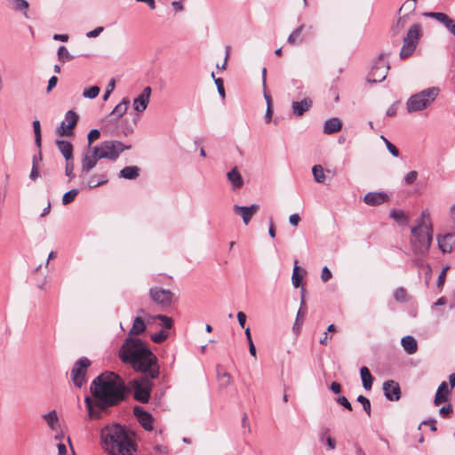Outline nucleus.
I'll use <instances>...</instances> for the list:
<instances>
[{
    "instance_id": "f257e3e1",
    "label": "nucleus",
    "mask_w": 455,
    "mask_h": 455,
    "mask_svg": "<svg viewBox=\"0 0 455 455\" xmlns=\"http://www.w3.org/2000/svg\"><path fill=\"white\" fill-rule=\"evenodd\" d=\"M92 398L87 396L84 403L90 419H100L107 408L115 406L124 400L128 387L124 380L113 371H105L91 384Z\"/></svg>"
},
{
    "instance_id": "f03ea898",
    "label": "nucleus",
    "mask_w": 455,
    "mask_h": 455,
    "mask_svg": "<svg viewBox=\"0 0 455 455\" xmlns=\"http://www.w3.org/2000/svg\"><path fill=\"white\" fill-rule=\"evenodd\" d=\"M119 357L122 362L151 379H156L159 375L156 356L140 339L127 338L120 347Z\"/></svg>"
},
{
    "instance_id": "7ed1b4c3",
    "label": "nucleus",
    "mask_w": 455,
    "mask_h": 455,
    "mask_svg": "<svg viewBox=\"0 0 455 455\" xmlns=\"http://www.w3.org/2000/svg\"><path fill=\"white\" fill-rule=\"evenodd\" d=\"M100 437L103 448L110 455H134L137 451L131 434L119 424L103 427Z\"/></svg>"
},
{
    "instance_id": "20e7f679",
    "label": "nucleus",
    "mask_w": 455,
    "mask_h": 455,
    "mask_svg": "<svg viewBox=\"0 0 455 455\" xmlns=\"http://www.w3.org/2000/svg\"><path fill=\"white\" fill-rule=\"evenodd\" d=\"M415 223L411 228V247L415 255L424 257L427 254L433 239V225L429 210H423Z\"/></svg>"
},
{
    "instance_id": "39448f33",
    "label": "nucleus",
    "mask_w": 455,
    "mask_h": 455,
    "mask_svg": "<svg viewBox=\"0 0 455 455\" xmlns=\"http://www.w3.org/2000/svg\"><path fill=\"white\" fill-rule=\"evenodd\" d=\"M439 93V87L432 86L411 95L406 101L407 112L416 113L425 110L435 102Z\"/></svg>"
},
{
    "instance_id": "423d86ee",
    "label": "nucleus",
    "mask_w": 455,
    "mask_h": 455,
    "mask_svg": "<svg viewBox=\"0 0 455 455\" xmlns=\"http://www.w3.org/2000/svg\"><path fill=\"white\" fill-rule=\"evenodd\" d=\"M422 36L423 28L420 24L414 23L409 27L402 39L403 45L399 52V56L402 60L407 59L413 54Z\"/></svg>"
},
{
    "instance_id": "0eeeda50",
    "label": "nucleus",
    "mask_w": 455,
    "mask_h": 455,
    "mask_svg": "<svg viewBox=\"0 0 455 455\" xmlns=\"http://www.w3.org/2000/svg\"><path fill=\"white\" fill-rule=\"evenodd\" d=\"M129 148V146H125L118 140H106L93 147L98 158H106L111 161H116L124 150Z\"/></svg>"
},
{
    "instance_id": "6e6552de",
    "label": "nucleus",
    "mask_w": 455,
    "mask_h": 455,
    "mask_svg": "<svg viewBox=\"0 0 455 455\" xmlns=\"http://www.w3.org/2000/svg\"><path fill=\"white\" fill-rule=\"evenodd\" d=\"M151 379L148 374H145V377L131 381V387L133 389L135 400L143 403L148 402L153 386Z\"/></svg>"
},
{
    "instance_id": "1a4fd4ad",
    "label": "nucleus",
    "mask_w": 455,
    "mask_h": 455,
    "mask_svg": "<svg viewBox=\"0 0 455 455\" xmlns=\"http://www.w3.org/2000/svg\"><path fill=\"white\" fill-rule=\"evenodd\" d=\"M388 54L381 53L376 60L374 65L371 68L370 74L368 75L369 83H379L385 80L387 77L389 63L387 62Z\"/></svg>"
},
{
    "instance_id": "9d476101",
    "label": "nucleus",
    "mask_w": 455,
    "mask_h": 455,
    "mask_svg": "<svg viewBox=\"0 0 455 455\" xmlns=\"http://www.w3.org/2000/svg\"><path fill=\"white\" fill-rule=\"evenodd\" d=\"M148 294L151 300L163 308L171 307L174 298L172 291L158 286L150 288Z\"/></svg>"
},
{
    "instance_id": "9b49d317",
    "label": "nucleus",
    "mask_w": 455,
    "mask_h": 455,
    "mask_svg": "<svg viewBox=\"0 0 455 455\" xmlns=\"http://www.w3.org/2000/svg\"><path fill=\"white\" fill-rule=\"evenodd\" d=\"M90 366V361L85 358H80L74 365L71 371V379L74 384L81 387L85 382L87 368Z\"/></svg>"
},
{
    "instance_id": "f8f14e48",
    "label": "nucleus",
    "mask_w": 455,
    "mask_h": 455,
    "mask_svg": "<svg viewBox=\"0 0 455 455\" xmlns=\"http://www.w3.org/2000/svg\"><path fill=\"white\" fill-rule=\"evenodd\" d=\"M78 121V116L73 110H68L64 120L61 122L60 126L57 128V133L60 136H71L73 134V129L76 125Z\"/></svg>"
},
{
    "instance_id": "ddd939ff",
    "label": "nucleus",
    "mask_w": 455,
    "mask_h": 455,
    "mask_svg": "<svg viewBox=\"0 0 455 455\" xmlns=\"http://www.w3.org/2000/svg\"><path fill=\"white\" fill-rule=\"evenodd\" d=\"M99 160L100 159L94 153L93 148L84 153L81 160L80 178L84 179V176L97 165Z\"/></svg>"
},
{
    "instance_id": "4468645a",
    "label": "nucleus",
    "mask_w": 455,
    "mask_h": 455,
    "mask_svg": "<svg viewBox=\"0 0 455 455\" xmlns=\"http://www.w3.org/2000/svg\"><path fill=\"white\" fill-rule=\"evenodd\" d=\"M151 92V88L147 86L142 92L133 100L132 107L135 111L142 113L146 110L150 100Z\"/></svg>"
},
{
    "instance_id": "2eb2a0df",
    "label": "nucleus",
    "mask_w": 455,
    "mask_h": 455,
    "mask_svg": "<svg viewBox=\"0 0 455 455\" xmlns=\"http://www.w3.org/2000/svg\"><path fill=\"white\" fill-rule=\"evenodd\" d=\"M259 210V205L253 204L250 206L234 205V212L235 214L240 215L245 225H248L253 215Z\"/></svg>"
},
{
    "instance_id": "dca6fc26",
    "label": "nucleus",
    "mask_w": 455,
    "mask_h": 455,
    "mask_svg": "<svg viewBox=\"0 0 455 455\" xmlns=\"http://www.w3.org/2000/svg\"><path fill=\"white\" fill-rule=\"evenodd\" d=\"M383 392L389 401H398L401 398L400 386L395 380H387L383 383Z\"/></svg>"
},
{
    "instance_id": "f3484780",
    "label": "nucleus",
    "mask_w": 455,
    "mask_h": 455,
    "mask_svg": "<svg viewBox=\"0 0 455 455\" xmlns=\"http://www.w3.org/2000/svg\"><path fill=\"white\" fill-rule=\"evenodd\" d=\"M133 413L146 430L150 431L153 429L154 419L149 412L144 411L141 407L135 406L133 408Z\"/></svg>"
},
{
    "instance_id": "a211bd4d",
    "label": "nucleus",
    "mask_w": 455,
    "mask_h": 455,
    "mask_svg": "<svg viewBox=\"0 0 455 455\" xmlns=\"http://www.w3.org/2000/svg\"><path fill=\"white\" fill-rule=\"evenodd\" d=\"M388 200V196L384 192H369L363 196V202L370 206H378Z\"/></svg>"
},
{
    "instance_id": "6ab92c4d",
    "label": "nucleus",
    "mask_w": 455,
    "mask_h": 455,
    "mask_svg": "<svg viewBox=\"0 0 455 455\" xmlns=\"http://www.w3.org/2000/svg\"><path fill=\"white\" fill-rule=\"evenodd\" d=\"M313 101L309 97H306L300 101H292L291 109L295 116H301L312 107Z\"/></svg>"
},
{
    "instance_id": "aec40b11",
    "label": "nucleus",
    "mask_w": 455,
    "mask_h": 455,
    "mask_svg": "<svg viewBox=\"0 0 455 455\" xmlns=\"http://www.w3.org/2000/svg\"><path fill=\"white\" fill-rule=\"evenodd\" d=\"M108 179L107 175V172H100V173H93L92 174L84 183V186L88 188H95L100 186H102L106 183H108Z\"/></svg>"
},
{
    "instance_id": "412c9836",
    "label": "nucleus",
    "mask_w": 455,
    "mask_h": 455,
    "mask_svg": "<svg viewBox=\"0 0 455 455\" xmlns=\"http://www.w3.org/2000/svg\"><path fill=\"white\" fill-rule=\"evenodd\" d=\"M439 249L443 253L451 252L452 250V245L455 243V234H445L443 235H440L437 238Z\"/></svg>"
},
{
    "instance_id": "4be33fe9",
    "label": "nucleus",
    "mask_w": 455,
    "mask_h": 455,
    "mask_svg": "<svg viewBox=\"0 0 455 455\" xmlns=\"http://www.w3.org/2000/svg\"><path fill=\"white\" fill-rule=\"evenodd\" d=\"M451 390L449 389L448 384L445 381H443L435 393L434 403L438 406L443 403H445L449 400V396L451 395Z\"/></svg>"
},
{
    "instance_id": "5701e85b",
    "label": "nucleus",
    "mask_w": 455,
    "mask_h": 455,
    "mask_svg": "<svg viewBox=\"0 0 455 455\" xmlns=\"http://www.w3.org/2000/svg\"><path fill=\"white\" fill-rule=\"evenodd\" d=\"M227 179L230 182L233 190L240 189L243 186V179L237 167H234L227 173Z\"/></svg>"
},
{
    "instance_id": "b1692460",
    "label": "nucleus",
    "mask_w": 455,
    "mask_h": 455,
    "mask_svg": "<svg viewBox=\"0 0 455 455\" xmlns=\"http://www.w3.org/2000/svg\"><path fill=\"white\" fill-rule=\"evenodd\" d=\"M342 128V123L338 117L327 119L323 124V132L325 134H333L339 132Z\"/></svg>"
},
{
    "instance_id": "393cba45",
    "label": "nucleus",
    "mask_w": 455,
    "mask_h": 455,
    "mask_svg": "<svg viewBox=\"0 0 455 455\" xmlns=\"http://www.w3.org/2000/svg\"><path fill=\"white\" fill-rule=\"evenodd\" d=\"M56 145L58 147V149L65 158V160H70L73 159V151L74 148L73 145L68 141L63 140H56Z\"/></svg>"
},
{
    "instance_id": "a878e982",
    "label": "nucleus",
    "mask_w": 455,
    "mask_h": 455,
    "mask_svg": "<svg viewBox=\"0 0 455 455\" xmlns=\"http://www.w3.org/2000/svg\"><path fill=\"white\" fill-rule=\"evenodd\" d=\"M401 345L408 355H413L418 350V342L416 339L411 335L403 337Z\"/></svg>"
},
{
    "instance_id": "bb28decb",
    "label": "nucleus",
    "mask_w": 455,
    "mask_h": 455,
    "mask_svg": "<svg viewBox=\"0 0 455 455\" xmlns=\"http://www.w3.org/2000/svg\"><path fill=\"white\" fill-rule=\"evenodd\" d=\"M140 168L138 166H126L119 172V178L125 180H135L140 176Z\"/></svg>"
},
{
    "instance_id": "cd10ccee",
    "label": "nucleus",
    "mask_w": 455,
    "mask_h": 455,
    "mask_svg": "<svg viewBox=\"0 0 455 455\" xmlns=\"http://www.w3.org/2000/svg\"><path fill=\"white\" fill-rule=\"evenodd\" d=\"M130 100L128 98H124L112 110L111 116H114L116 119L122 117L127 111Z\"/></svg>"
},
{
    "instance_id": "c85d7f7f",
    "label": "nucleus",
    "mask_w": 455,
    "mask_h": 455,
    "mask_svg": "<svg viewBox=\"0 0 455 455\" xmlns=\"http://www.w3.org/2000/svg\"><path fill=\"white\" fill-rule=\"evenodd\" d=\"M360 375L363 388L366 390H371L374 378L371 376L369 369L366 366H363L360 369Z\"/></svg>"
},
{
    "instance_id": "c756f323",
    "label": "nucleus",
    "mask_w": 455,
    "mask_h": 455,
    "mask_svg": "<svg viewBox=\"0 0 455 455\" xmlns=\"http://www.w3.org/2000/svg\"><path fill=\"white\" fill-rule=\"evenodd\" d=\"M417 7V0H406L399 9V13L405 17H410L414 13Z\"/></svg>"
},
{
    "instance_id": "7c9ffc66",
    "label": "nucleus",
    "mask_w": 455,
    "mask_h": 455,
    "mask_svg": "<svg viewBox=\"0 0 455 455\" xmlns=\"http://www.w3.org/2000/svg\"><path fill=\"white\" fill-rule=\"evenodd\" d=\"M146 330V324L143 319L140 316L134 318L132 326L130 330L131 335H140Z\"/></svg>"
},
{
    "instance_id": "2f4dec72",
    "label": "nucleus",
    "mask_w": 455,
    "mask_h": 455,
    "mask_svg": "<svg viewBox=\"0 0 455 455\" xmlns=\"http://www.w3.org/2000/svg\"><path fill=\"white\" fill-rule=\"evenodd\" d=\"M154 320H160L161 321L160 325L164 329H172V326H173V320H172V318L169 317L167 315H154V316H150L148 322L154 321Z\"/></svg>"
},
{
    "instance_id": "473e14b6",
    "label": "nucleus",
    "mask_w": 455,
    "mask_h": 455,
    "mask_svg": "<svg viewBox=\"0 0 455 455\" xmlns=\"http://www.w3.org/2000/svg\"><path fill=\"white\" fill-rule=\"evenodd\" d=\"M425 17L433 18L442 23L444 27L449 23L451 18L443 12H429L423 14Z\"/></svg>"
},
{
    "instance_id": "72a5a7b5",
    "label": "nucleus",
    "mask_w": 455,
    "mask_h": 455,
    "mask_svg": "<svg viewBox=\"0 0 455 455\" xmlns=\"http://www.w3.org/2000/svg\"><path fill=\"white\" fill-rule=\"evenodd\" d=\"M12 7L15 11L23 12L25 17L28 18L27 11L28 9V3L26 0H8Z\"/></svg>"
},
{
    "instance_id": "f704fd0d",
    "label": "nucleus",
    "mask_w": 455,
    "mask_h": 455,
    "mask_svg": "<svg viewBox=\"0 0 455 455\" xmlns=\"http://www.w3.org/2000/svg\"><path fill=\"white\" fill-rule=\"evenodd\" d=\"M408 19V17H405L402 14L400 15L396 20V23L392 27V34L394 36H399V34L404 28Z\"/></svg>"
},
{
    "instance_id": "c9c22d12",
    "label": "nucleus",
    "mask_w": 455,
    "mask_h": 455,
    "mask_svg": "<svg viewBox=\"0 0 455 455\" xmlns=\"http://www.w3.org/2000/svg\"><path fill=\"white\" fill-rule=\"evenodd\" d=\"M314 180L317 183H322L325 180L324 169L321 165H315L312 168Z\"/></svg>"
},
{
    "instance_id": "e433bc0d",
    "label": "nucleus",
    "mask_w": 455,
    "mask_h": 455,
    "mask_svg": "<svg viewBox=\"0 0 455 455\" xmlns=\"http://www.w3.org/2000/svg\"><path fill=\"white\" fill-rule=\"evenodd\" d=\"M58 60L63 63L74 59L65 46H60L57 52Z\"/></svg>"
},
{
    "instance_id": "4c0bfd02",
    "label": "nucleus",
    "mask_w": 455,
    "mask_h": 455,
    "mask_svg": "<svg viewBox=\"0 0 455 455\" xmlns=\"http://www.w3.org/2000/svg\"><path fill=\"white\" fill-rule=\"evenodd\" d=\"M33 130L35 133V142L37 148H41V141H42V136H41V125L39 120L36 119L33 121Z\"/></svg>"
},
{
    "instance_id": "58836bf2",
    "label": "nucleus",
    "mask_w": 455,
    "mask_h": 455,
    "mask_svg": "<svg viewBox=\"0 0 455 455\" xmlns=\"http://www.w3.org/2000/svg\"><path fill=\"white\" fill-rule=\"evenodd\" d=\"M78 193H79V190L76 188H73V189L66 192L62 196V204L64 205H68V204H71L76 199Z\"/></svg>"
},
{
    "instance_id": "ea45409f",
    "label": "nucleus",
    "mask_w": 455,
    "mask_h": 455,
    "mask_svg": "<svg viewBox=\"0 0 455 455\" xmlns=\"http://www.w3.org/2000/svg\"><path fill=\"white\" fill-rule=\"evenodd\" d=\"M394 298L397 302H406L409 300L407 291L403 287H399L395 291Z\"/></svg>"
},
{
    "instance_id": "a19ab883",
    "label": "nucleus",
    "mask_w": 455,
    "mask_h": 455,
    "mask_svg": "<svg viewBox=\"0 0 455 455\" xmlns=\"http://www.w3.org/2000/svg\"><path fill=\"white\" fill-rule=\"evenodd\" d=\"M294 263H295V266L293 267L291 281H292L293 286L295 288H298V287L300 286L301 280H302V275H299V267L298 266V260L295 259Z\"/></svg>"
},
{
    "instance_id": "79ce46f5",
    "label": "nucleus",
    "mask_w": 455,
    "mask_h": 455,
    "mask_svg": "<svg viewBox=\"0 0 455 455\" xmlns=\"http://www.w3.org/2000/svg\"><path fill=\"white\" fill-rule=\"evenodd\" d=\"M303 28H304V25H300L295 30H293L291 33V35L288 36L287 42L292 45L296 44L298 43L299 37Z\"/></svg>"
},
{
    "instance_id": "37998d69",
    "label": "nucleus",
    "mask_w": 455,
    "mask_h": 455,
    "mask_svg": "<svg viewBox=\"0 0 455 455\" xmlns=\"http://www.w3.org/2000/svg\"><path fill=\"white\" fill-rule=\"evenodd\" d=\"M44 419L51 428H55V425L58 422V417L55 411H51L50 412L44 414Z\"/></svg>"
},
{
    "instance_id": "c03bdc74",
    "label": "nucleus",
    "mask_w": 455,
    "mask_h": 455,
    "mask_svg": "<svg viewBox=\"0 0 455 455\" xmlns=\"http://www.w3.org/2000/svg\"><path fill=\"white\" fill-rule=\"evenodd\" d=\"M380 139L383 140V142L385 143L386 147H387V149L388 150V152L394 156V157H399L400 156V153H399V150L396 148V147L392 144L386 137H384L383 135L380 136Z\"/></svg>"
},
{
    "instance_id": "a18cd8bd",
    "label": "nucleus",
    "mask_w": 455,
    "mask_h": 455,
    "mask_svg": "<svg viewBox=\"0 0 455 455\" xmlns=\"http://www.w3.org/2000/svg\"><path fill=\"white\" fill-rule=\"evenodd\" d=\"M217 375L219 381L222 386L228 387V385H230L232 377L228 372L218 371Z\"/></svg>"
},
{
    "instance_id": "49530a36",
    "label": "nucleus",
    "mask_w": 455,
    "mask_h": 455,
    "mask_svg": "<svg viewBox=\"0 0 455 455\" xmlns=\"http://www.w3.org/2000/svg\"><path fill=\"white\" fill-rule=\"evenodd\" d=\"M100 92V89L99 86H92L88 89H85L83 92V96L87 99H95Z\"/></svg>"
},
{
    "instance_id": "de8ad7c7",
    "label": "nucleus",
    "mask_w": 455,
    "mask_h": 455,
    "mask_svg": "<svg viewBox=\"0 0 455 455\" xmlns=\"http://www.w3.org/2000/svg\"><path fill=\"white\" fill-rule=\"evenodd\" d=\"M74 158L70 160H66V165H65V174L67 177H68L69 181L72 180L75 177L74 175Z\"/></svg>"
},
{
    "instance_id": "09e8293b",
    "label": "nucleus",
    "mask_w": 455,
    "mask_h": 455,
    "mask_svg": "<svg viewBox=\"0 0 455 455\" xmlns=\"http://www.w3.org/2000/svg\"><path fill=\"white\" fill-rule=\"evenodd\" d=\"M356 400L358 403H360L362 404L363 409L367 413V415L371 416V402H370V400L363 395L357 396Z\"/></svg>"
},
{
    "instance_id": "8fccbe9b",
    "label": "nucleus",
    "mask_w": 455,
    "mask_h": 455,
    "mask_svg": "<svg viewBox=\"0 0 455 455\" xmlns=\"http://www.w3.org/2000/svg\"><path fill=\"white\" fill-rule=\"evenodd\" d=\"M168 332L165 331L164 330H162L158 332H156L154 334L151 335V339L155 342V343H161L163 341H164L167 338H168Z\"/></svg>"
},
{
    "instance_id": "3c124183",
    "label": "nucleus",
    "mask_w": 455,
    "mask_h": 455,
    "mask_svg": "<svg viewBox=\"0 0 455 455\" xmlns=\"http://www.w3.org/2000/svg\"><path fill=\"white\" fill-rule=\"evenodd\" d=\"M212 77L214 79L219 94L221 96L222 99H224L225 98V90H224V85H223V80L221 78H215L213 72L212 73Z\"/></svg>"
},
{
    "instance_id": "603ef678",
    "label": "nucleus",
    "mask_w": 455,
    "mask_h": 455,
    "mask_svg": "<svg viewBox=\"0 0 455 455\" xmlns=\"http://www.w3.org/2000/svg\"><path fill=\"white\" fill-rule=\"evenodd\" d=\"M389 215L392 219L398 222L403 221L406 219L405 214L403 211L392 210Z\"/></svg>"
},
{
    "instance_id": "864d4df0",
    "label": "nucleus",
    "mask_w": 455,
    "mask_h": 455,
    "mask_svg": "<svg viewBox=\"0 0 455 455\" xmlns=\"http://www.w3.org/2000/svg\"><path fill=\"white\" fill-rule=\"evenodd\" d=\"M417 178L418 172L416 171H411L405 175L403 180L405 184L411 185L416 181Z\"/></svg>"
},
{
    "instance_id": "5fc2aeb1",
    "label": "nucleus",
    "mask_w": 455,
    "mask_h": 455,
    "mask_svg": "<svg viewBox=\"0 0 455 455\" xmlns=\"http://www.w3.org/2000/svg\"><path fill=\"white\" fill-rule=\"evenodd\" d=\"M449 268H450V267H449V266L444 267L442 269V271H441V273H440V275H439V276H438V279H437V287H438L439 289H441V288L443 286L444 283H445V279H446V273H447V271H448V269H449Z\"/></svg>"
},
{
    "instance_id": "6e6d98bb",
    "label": "nucleus",
    "mask_w": 455,
    "mask_h": 455,
    "mask_svg": "<svg viewBox=\"0 0 455 455\" xmlns=\"http://www.w3.org/2000/svg\"><path fill=\"white\" fill-rule=\"evenodd\" d=\"M115 86H116V81L114 78L110 79L108 86H107V89L105 91V93L103 95V100H108V97L110 96L111 92H113V90L115 89Z\"/></svg>"
},
{
    "instance_id": "4d7b16f0",
    "label": "nucleus",
    "mask_w": 455,
    "mask_h": 455,
    "mask_svg": "<svg viewBox=\"0 0 455 455\" xmlns=\"http://www.w3.org/2000/svg\"><path fill=\"white\" fill-rule=\"evenodd\" d=\"M320 440L322 442H325L327 447L329 450H334L336 448V443H335V440L332 439L331 436H324V435H322L320 437Z\"/></svg>"
},
{
    "instance_id": "13d9d810",
    "label": "nucleus",
    "mask_w": 455,
    "mask_h": 455,
    "mask_svg": "<svg viewBox=\"0 0 455 455\" xmlns=\"http://www.w3.org/2000/svg\"><path fill=\"white\" fill-rule=\"evenodd\" d=\"M100 133L99 130L93 129V130L90 131V132L87 135V140H88L89 145H91L94 140H97L100 138Z\"/></svg>"
},
{
    "instance_id": "bf43d9fd",
    "label": "nucleus",
    "mask_w": 455,
    "mask_h": 455,
    "mask_svg": "<svg viewBox=\"0 0 455 455\" xmlns=\"http://www.w3.org/2000/svg\"><path fill=\"white\" fill-rule=\"evenodd\" d=\"M337 403L347 409L348 411H352V405L350 402L345 396H339L337 398Z\"/></svg>"
},
{
    "instance_id": "052dcab7",
    "label": "nucleus",
    "mask_w": 455,
    "mask_h": 455,
    "mask_svg": "<svg viewBox=\"0 0 455 455\" xmlns=\"http://www.w3.org/2000/svg\"><path fill=\"white\" fill-rule=\"evenodd\" d=\"M332 275L331 270L327 267H323L321 273V279L323 283L327 282L331 278Z\"/></svg>"
},
{
    "instance_id": "680f3d73",
    "label": "nucleus",
    "mask_w": 455,
    "mask_h": 455,
    "mask_svg": "<svg viewBox=\"0 0 455 455\" xmlns=\"http://www.w3.org/2000/svg\"><path fill=\"white\" fill-rule=\"evenodd\" d=\"M103 27H98L93 30L87 32L86 36L89 38L97 37L103 31Z\"/></svg>"
},
{
    "instance_id": "e2e57ef3",
    "label": "nucleus",
    "mask_w": 455,
    "mask_h": 455,
    "mask_svg": "<svg viewBox=\"0 0 455 455\" xmlns=\"http://www.w3.org/2000/svg\"><path fill=\"white\" fill-rule=\"evenodd\" d=\"M300 221V217L297 213H293L290 215L289 217V222L291 226L296 227L299 225V222Z\"/></svg>"
},
{
    "instance_id": "0e129e2a",
    "label": "nucleus",
    "mask_w": 455,
    "mask_h": 455,
    "mask_svg": "<svg viewBox=\"0 0 455 455\" xmlns=\"http://www.w3.org/2000/svg\"><path fill=\"white\" fill-rule=\"evenodd\" d=\"M57 82H58L57 76H52L48 81V86L46 88V92H50L52 90V88H54L56 86Z\"/></svg>"
},
{
    "instance_id": "69168bd1",
    "label": "nucleus",
    "mask_w": 455,
    "mask_h": 455,
    "mask_svg": "<svg viewBox=\"0 0 455 455\" xmlns=\"http://www.w3.org/2000/svg\"><path fill=\"white\" fill-rule=\"evenodd\" d=\"M451 411H452V408H451V404H448V405H446V406H443V407H441V408H440V410H439V413H440L442 416H443V417H445V416H447V415L451 414Z\"/></svg>"
},
{
    "instance_id": "338daca9",
    "label": "nucleus",
    "mask_w": 455,
    "mask_h": 455,
    "mask_svg": "<svg viewBox=\"0 0 455 455\" xmlns=\"http://www.w3.org/2000/svg\"><path fill=\"white\" fill-rule=\"evenodd\" d=\"M237 320H238L239 325L242 328H244V325L246 323V315L242 311L238 312L237 313Z\"/></svg>"
},
{
    "instance_id": "774afa93",
    "label": "nucleus",
    "mask_w": 455,
    "mask_h": 455,
    "mask_svg": "<svg viewBox=\"0 0 455 455\" xmlns=\"http://www.w3.org/2000/svg\"><path fill=\"white\" fill-rule=\"evenodd\" d=\"M453 36H455V20L451 19L448 24L445 27Z\"/></svg>"
}]
</instances>
